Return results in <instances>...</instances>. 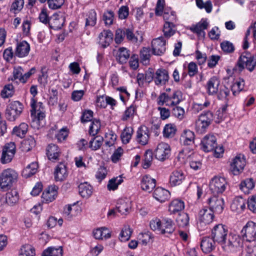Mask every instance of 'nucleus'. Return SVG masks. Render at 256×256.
Masks as SVG:
<instances>
[{
	"mask_svg": "<svg viewBox=\"0 0 256 256\" xmlns=\"http://www.w3.org/2000/svg\"><path fill=\"white\" fill-rule=\"evenodd\" d=\"M35 254L34 248L30 244H26L21 248L20 256H34Z\"/></svg>",
	"mask_w": 256,
	"mask_h": 256,
	"instance_id": "56",
	"label": "nucleus"
},
{
	"mask_svg": "<svg viewBox=\"0 0 256 256\" xmlns=\"http://www.w3.org/2000/svg\"><path fill=\"white\" fill-rule=\"evenodd\" d=\"M92 233L95 238L97 240H106L111 237V231L106 227L94 230Z\"/></svg>",
	"mask_w": 256,
	"mask_h": 256,
	"instance_id": "26",
	"label": "nucleus"
},
{
	"mask_svg": "<svg viewBox=\"0 0 256 256\" xmlns=\"http://www.w3.org/2000/svg\"><path fill=\"white\" fill-rule=\"evenodd\" d=\"M243 240L237 234H230L222 246L226 251H234L236 249L241 248Z\"/></svg>",
	"mask_w": 256,
	"mask_h": 256,
	"instance_id": "5",
	"label": "nucleus"
},
{
	"mask_svg": "<svg viewBox=\"0 0 256 256\" xmlns=\"http://www.w3.org/2000/svg\"><path fill=\"white\" fill-rule=\"evenodd\" d=\"M30 50V46L28 42L23 40L18 42L14 52V56L24 58L27 56Z\"/></svg>",
	"mask_w": 256,
	"mask_h": 256,
	"instance_id": "21",
	"label": "nucleus"
},
{
	"mask_svg": "<svg viewBox=\"0 0 256 256\" xmlns=\"http://www.w3.org/2000/svg\"><path fill=\"white\" fill-rule=\"evenodd\" d=\"M78 192L83 198H88L92 195L93 188L92 186L86 182L78 186Z\"/></svg>",
	"mask_w": 256,
	"mask_h": 256,
	"instance_id": "32",
	"label": "nucleus"
},
{
	"mask_svg": "<svg viewBox=\"0 0 256 256\" xmlns=\"http://www.w3.org/2000/svg\"><path fill=\"white\" fill-rule=\"evenodd\" d=\"M208 204L210 209L213 212L218 214H220L224 208V200L222 198L218 196H214L208 198Z\"/></svg>",
	"mask_w": 256,
	"mask_h": 256,
	"instance_id": "13",
	"label": "nucleus"
},
{
	"mask_svg": "<svg viewBox=\"0 0 256 256\" xmlns=\"http://www.w3.org/2000/svg\"><path fill=\"white\" fill-rule=\"evenodd\" d=\"M201 144L202 149L205 152L212 151L217 146L216 138L212 134H208L202 140Z\"/></svg>",
	"mask_w": 256,
	"mask_h": 256,
	"instance_id": "14",
	"label": "nucleus"
},
{
	"mask_svg": "<svg viewBox=\"0 0 256 256\" xmlns=\"http://www.w3.org/2000/svg\"><path fill=\"white\" fill-rule=\"evenodd\" d=\"M114 34L110 30H103L98 35V43L102 47L108 46L112 42Z\"/></svg>",
	"mask_w": 256,
	"mask_h": 256,
	"instance_id": "16",
	"label": "nucleus"
},
{
	"mask_svg": "<svg viewBox=\"0 0 256 256\" xmlns=\"http://www.w3.org/2000/svg\"><path fill=\"white\" fill-rule=\"evenodd\" d=\"M216 242L212 238L204 237L202 238L200 246L203 252L208 253L211 252L214 248V242Z\"/></svg>",
	"mask_w": 256,
	"mask_h": 256,
	"instance_id": "31",
	"label": "nucleus"
},
{
	"mask_svg": "<svg viewBox=\"0 0 256 256\" xmlns=\"http://www.w3.org/2000/svg\"><path fill=\"white\" fill-rule=\"evenodd\" d=\"M169 80L168 72L164 68L158 69L154 74V83L158 86L165 85Z\"/></svg>",
	"mask_w": 256,
	"mask_h": 256,
	"instance_id": "15",
	"label": "nucleus"
},
{
	"mask_svg": "<svg viewBox=\"0 0 256 256\" xmlns=\"http://www.w3.org/2000/svg\"><path fill=\"white\" fill-rule=\"evenodd\" d=\"M184 208L183 201L180 200H172L169 205L168 210L170 214H174L182 211Z\"/></svg>",
	"mask_w": 256,
	"mask_h": 256,
	"instance_id": "37",
	"label": "nucleus"
},
{
	"mask_svg": "<svg viewBox=\"0 0 256 256\" xmlns=\"http://www.w3.org/2000/svg\"><path fill=\"white\" fill-rule=\"evenodd\" d=\"M57 187L55 186H51L43 192L42 198V202L48 204L53 201L57 194Z\"/></svg>",
	"mask_w": 256,
	"mask_h": 256,
	"instance_id": "22",
	"label": "nucleus"
},
{
	"mask_svg": "<svg viewBox=\"0 0 256 256\" xmlns=\"http://www.w3.org/2000/svg\"><path fill=\"white\" fill-rule=\"evenodd\" d=\"M64 168V164L60 162L56 168L54 174V180L56 182H62L64 179V174L62 170Z\"/></svg>",
	"mask_w": 256,
	"mask_h": 256,
	"instance_id": "50",
	"label": "nucleus"
},
{
	"mask_svg": "<svg viewBox=\"0 0 256 256\" xmlns=\"http://www.w3.org/2000/svg\"><path fill=\"white\" fill-rule=\"evenodd\" d=\"M133 133V129L131 127H126L122 131L120 137L122 142L126 144L130 142Z\"/></svg>",
	"mask_w": 256,
	"mask_h": 256,
	"instance_id": "52",
	"label": "nucleus"
},
{
	"mask_svg": "<svg viewBox=\"0 0 256 256\" xmlns=\"http://www.w3.org/2000/svg\"><path fill=\"white\" fill-rule=\"evenodd\" d=\"M162 220H161L158 218H154L150 222V226L151 229L162 234Z\"/></svg>",
	"mask_w": 256,
	"mask_h": 256,
	"instance_id": "60",
	"label": "nucleus"
},
{
	"mask_svg": "<svg viewBox=\"0 0 256 256\" xmlns=\"http://www.w3.org/2000/svg\"><path fill=\"white\" fill-rule=\"evenodd\" d=\"M162 228V234H172L174 230V223L170 218H164Z\"/></svg>",
	"mask_w": 256,
	"mask_h": 256,
	"instance_id": "39",
	"label": "nucleus"
},
{
	"mask_svg": "<svg viewBox=\"0 0 256 256\" xmlns=\"http://www.w3.org/2000/svg\"><path fill=\"white\" fill-rule=\"evenodd\" d=\"M46 154L50 160L54 161L58 159L60 154V150L56 145L51 144L47 146Z\"/></svg>",
	"mask_w": 256,
	"mask_h": 256,
	"instance_id": "27",
	"label": "nucleus"
},
{
	"mask_svg": "<svg viewBox=\"0 0 256 256\" xmlns=\"http://www.w3.org/2000/svg\"><path fill=\"white\" fill-rule=\"evenodd\" d=\"M23 110L22 103L17 100L12 102L6 110V118L9 121L14 122L20 116Z\"/></svg>",
	"mask_w": 256,
	"mask_h": 256,
	"instance_id": "4",
	"label": "nucleus"
},
{
	"mask_svg": "<svg viewBox=\"0 0 256 256\" xmlns=\"http://www.w3.org/2000/svg\"><path fill=\"white\" fill-rule=\"evenodd\" d=\"M246 202V200L242 198L236 197L233 200L230 208L232 211L240 212L245 209Z\"/></svg>",
	"mask_w": 256,
	"mask_h": 256,
	"instance_id": "28",
	"label": "nucleus"
},
{
	"mask_svg": "<svg viewBox=\"0 0 256 256\" xmlns=\"http://www.w3.org/2000/svg\"><path fill=\"white\" fill-rule=\"evenodd\" d=\"M5 203L10 206H13L16 204L19 200L18 193L16 190L14 189L6 194L4 197Z\"/></svg>",
	"mask_w": 256,
	"mask_h": 256,
	"instance_id": "35",
	"label": "nucleus"
},
{
	"mask_svg": "<svg viewBox=\"0 0 256 256\" xmlns=\"http://www.w3.org/2000/svg\"><path fill=\"white\" fill-rule=\"evenodd\" d=\"M78 212L79 208L76 202L72 204L68 205L66 211L65 212V220H71L73 218L76 216Z\"/></svg>",
	"mask_w": 256,
	"mask_h": 256,
	"instance_id": "36",
	"label": "nucleus"
},
{
	"mask_svg": "<svg viewBox=\"0 0 256 256\" xmlns=\"http://www.w3.org/2000/svg\"><path fill=\"white\" fill-rule=\"evenodd\" d=\"M256 66V58L250 53L243 52L238 58L237 67L239 72H242L245 68L252 72Z\"/></svg>",
	"mask_w": 256,
	"mask_h": 256,
	"instance_id": "3",
	"label": "nucleus"
},
{
	"mask_svg": "<svg viewBox=\"0 0 256 256\" xmlns=\"http://www.w3.org/2000/svg\"><path fill=\"white\" fill-rule=\"evenodd\" d=\"M176 222L180 228H183L188 225L189 216L186 213L182 212L179 214L176 218Z\"/></svg>",
	"mask_w": 256,
	"mask_h": 256,
	"instance_id": "51",
	"label": "nucleus"
},
{
	"mask_svg": "<svg viewBox=\"0 0 256 256\" xmlns=\"http://www.w3.org/2000/svg\"><path fill=\"white\" fill-rule=\"evenodd\" d=\"M246 164L245 156L241 154H237L230 164V170L234 175H238L242 172Z\"/></svg>",
	"mask_w": 256,
	"mask_h": 256,
	"instance_id": "8",
	"label": "nucleus"
},
{
	"mask_svg": "<svg viewBox=\"0 0 256 256\" xmlns=\"http://www.w3.org/2000/svg\"><path fill=\"white\" fill-rule=\"evenodd\" d=\"M170 96L165 92L161 94L158 97L157 100V104L160 106L165 104L168 106H172L171 104Z\"/></svg>",
	"mask_w": 256,
	"mask_h": 256,
	"instance_id": "53",
	"label": "nucleus"
},
{
	"mask_svg": "<svg viewBox=\"0 0 256 256\" xmlns=\"http://www.w3.org/2000/svg\"><path fill=\"white\" fill-rule=\"evenodd\" d=\"M116 209L122 215H126L131 209V202L128 199H120L116 204Z\"/></svg>",
	"mask_w": 256,
	"mask_h": 256,
	"instance_id": "25",
	"label": "nucleus"
},
{
	"mask_svg": "<svg viewBox=\"0 0 256 256\" xmlns=\"http://www.w3.org/2000/svg\"><path fill=\"white\" fill-rule=\"evenodd\" d=\"M130 57L129 51L124 48H120L118 49L116 55V58L119 62L125 63Z\"/></svg>",
	"mask_w": 256,
	"mask_h": 256,
	"instance_id": "46",
	"label": "nucleus"
},
{
	"mask_svg": "<svg viewBox=\"0 0 256 256\" xmlns=\"http://www.w3.org/2000/svg\"><path fill=\"white\" fill-rule=\"evenodd\" d=\"M114 18V12L112 10L105 12L102 16V20L106 26H110L112 24Z\"/></svg>",
	"mask_w": 256,
	"mask_h": 256,
	"instance_id": "59",
	"label": "nucleus"
},
{
	"mask_svg": "<svg viewBox=\"0 0 256 256\" xmlns=\"http://www.w3.org/2000/svg\"><path fill=\"white\" fill-rule=\"evenodd\" d=\"M154 198L160 202H164L168 200L170 197L168 190L160 187L156 188L153 193Z\"/></svg>",
	"mask_w": 256,
	"mask_h": 256,
	"instance_id": "24",
	"label": "nucleus"
},
{
	"mask_svg": "<svg viewBox=\"0 0 256 256\" xmlns=\"http://www.w3.org/2000/svg\"><path fill=\"white\" fill-rule=\"evenodd\" d=\"M36 145V140L32 136H28L21 142L20 148L24 152H28Z\"/></svg>",
	"mask_w": 256,
	"mask_h": 256,
	"instance_id": "30",
	"label": "nucleus"
},
{
	"mask_svg": "<svg viewBox=\"0 0 256 256\" xmlns=\"http://www.w3.org/2000/svg\"><path fill=\"white\" fill-rule=\"evenodd\" d=\"M226 226L222 224L215 226L212 230V237L214 240L222 246L228 236Z\"/></svg>",
	"mask_w": 256,
	"mask_h": 256,
	"instance_id": "6",
	"label": "nucleus"
},
{
	"mask_svg": "<svg viewBox=\"0 0 256 256\" xmlns=\"http://www.w3.org/2000/svg\"><path fill=\"white\" fill-rule=\"evenodd\" d=\"M100 128V122L99 120H94L89 128L88 132L90 135L94 136L98 133Z\"/></svg>",
	"mask_w": 256,
	"mask_h": 256,
	"instance_id": "64",
	"label": "nucleus"
},
{
	"mask_svg": "<svg viewBox=\"0 0 256 256\" xmlns=\"http://www.w3.org/2000/svg\"><path fill=\"white\" fill-rule=\"evenodd\" d=\"M15 144L14 142L7 144L2 149L1 162L3 164L10 162L15 154Z\"/></svg>",
	"mask_w": 256,
	"mask_h": 256,
	"instance_id": "12",
	"label": "nucleus"
},
{
	"mask_svg": "<svg viewBox=\"0 0 256 256\" xmlns=\"http://www.w3.org/2000/svg\"><path fill=\"white\" fill-rule=\"evenodd\" d=\"M132 231L129 226H124L122 229L119 236V239L121 242L128 241L131 236Z\"/></svg>",
	"mask_w": 256,
	"mask_h": 256,
	"instance_id": "58",
	"label": "nucleus"
},
{
	"mask_svg": "<svg viewBox=\"0 0 256 256\" xmlns=\"http://www.w3.org/2000/svg\"><path fill=\"white\" fill-rule=\"evenodd\" d=\"M30 114L33 121L36 120L38 122H40V120H43L46 116L43 110V108H42V105L36 108V110L33 115L32 114L31 109Z\"/></svg>",
	"mask_w": 256,
	"mask_h": 256,
	"instance_id": "55",
	"label": "nucleus"
},
{
	"mask_svg": "<svg viewBox=\"0 0 256 256\" xmlns=\"http://www.w3.org/2000/svg\"><path fill=\"white\" fill-rule=\"evenodd\" d=\"M220 80L216 76L210 78L206 84V88L209 95L216 94L219 90Z\"/></svg>",
	"mask_w": 256,
	"mask_h": 256,
	"instance_id": "20",
	"label": "nucleus"
},
{
	"mask_svg": "<svg viewBox=\"0 0 256 256\" xmlns=\"http://www.w3.org/2000/svg\"><path fill=\"white\" fill-rule=\"evenodd\" d=\"M136 114V107L134 105H131L124 111L121 120L126 121L132 120L134 115Z\"/></svg>",
	"mask_w": 256,
	"mask_h": 256,
	"instance_id": "43",
	"label": "nucleus"
},
{
	"mask_svg": "<svg viewBox=\"0 0 256 256\" xmlns=\"http://www.w3.org/2000/svg\"><path fill=\"white\" fill-rule=\"evenodd\" d=\"M28 126L24 122L21 123L19 126H15L12 130V134L20 138L24 137L28 132Z\"/></svg>",
	"mask_w": 256,
	"mask_h": 256,
	"instance_id": "44",
	"label": "nucleus"
},
{
	"mask_svg": "<svg viewBox=\"0 0 256 256\" xmlns=\"http://www.w3.org/2000/svg\"><path fill=\"white\" fill-rule=\"evenodd\" d=\"M103 141V138L99 136L92 138L89 142V148L93 150H96L100 148Z\"/></svg>",
	"mask_w": 256,
	"mask_h": 256,
	"instance_id": "47",
	"label": "nucleus"
},
{
	"mask_svg": "<svg viewBox=\"0 0 256 256\" xmlns=\"http://www.w3.org/2000/svg\"><path fill=\"white\" fill-rule=\"evenodd\" d=\"M209 23L207 19L202 18L196 24H193L190 28V30L194 33L196 34L198 36L204 37L206 34L204 30L207 29Z\"/></svg>",
	"mask_w": 256,
	"mask_h": 256,
	"instance_id": "17",
	"label": "nucleus"
},
{
	"mask_svg": "<svg viewBox=\"0 0 256 256\" xmlns=\"http://www.w3.org/2000/svg\"><path fill=\"white\" fill-rule=\"evenodd\" d=\"M52 22H50L49 26L54 30H60L64 26V17L61 18L58 17V15L54 14Z\"/></svg>",
	"mask_w": 256,
	"mask_h": 256,
	"instance_id": "42",
	"label": "nucleus"
},
{
	"mask_svg": "<svg viewBox=\"0 0 256 256\" xmlns=\"http://www.w3.org/2000/svg\"><path fill=\"white\" fill-rule=\"evenodd\" d=\"M186 178V174L182 170H174L170 176V183L172 186L180 184Z\"/></svg>",
	"mask_w": 256,
	"mask_h": 256,
	"instance_id": "23",
	"label": "nucleus"
},
{
	"mask_svg": "<svg viewBox=\"0 0 256 256\" xmlns=\"http://www.w3.org/2000/svg\"><path fill=\"white\" fill-rule=\"evenodd\" d=\"M116 140V135L112 131H108L105 134V146L108 147L113 146Z\"/></svg>",
	"mask_w": 256,
	"mask_h": 256,
	"instance_id": "54",
	"label": "nucleus"
},
{
	"mask_svg": "<svg viewBox=\"0 0 256 256\" xmlns=\"http://www.w3.org/2000/svg\"><path fill=\"white\" fill-rule=\"evenodd\" d=\"M153 160L152 152L151 150L146 151L144 155V159L142 162V166L144 168H149Z\"/></svg>",
	"mask_w": 256,
	"mask_h": 256,
	"instance_id": "63",
	"label": "nucleus"
},
{
	"mask_svg": "<svg viewBox=\"0 0 256 256\" xmlns=\"http://www.w3.org/2000/svg\"><path fill=\"white\" fill-rule=\"evenodd\" d=\"M62 246L58 248L50 246L42 252V256H62Z\"/></svg>",
	"mask_w": 256,
	"mask_h": 256,
	"instance_id": "38",
	"label": "nucleus"
},
{
	"mask_svg": "<svg viewBox=\"0 0 256 256\" xmlns=\"http://www.w3.org/2000/svg\"><path fill=\"white\" fill-rule=\"evenodd\" d=\"M194 138L195 135L193 132L189 130H185L182 134L180 141L184 145H191L194 143Z\"/></svg>",
	"mask_w": 256,
	"mask_h": 256,
	"instance_id": "29",
	"label": "nucleus"
},
{
	"mask_svg": "<svg viewBox=\"0 0 256 256\" xmlns=\"http://www.w3.org/2000/svg\"><path fill=\"white\" fill-rule=\"evenodd\" d=\"M174 23L172 22H166L163 28V32L166 38H169L174 34L175 30Z\"/></svg>",
	"mask_w": 256,
	"mask_h": 256,
	"instance_id": "57",
	"label": "nucleus"
},
{
	"mask_svg": "<svg viewBox=\"0 0 256 256\" xmlns=\"http://www.w3.org/2000/svg\"><path fill=\"white\" fill-rule=\"evenodd\" d=\"M170 96L172 106H174L179 104L182 100V94L180 90H176Z\"/></svg>",
	"mask_w": 256,
	"mask_h": 256,
	"instance_id": "61",
	"label": "nucleus"
},
{
	"mask_svg": "<svg viewBox=\"0 0 256 256\" xmlns=\"http://www.w3.org/2000/svg\"><path fill=\"white\" fill-rule=\"evenodd\" d=\"M18 172L12 168H7L2 171L0 174V188L7 190L12 186L18 178Z\"/></svg>",
	"mask_w": 256,
	"mask_h": 256,
	"instance_id": "1",
	"label": "nucleus"
},
{
	"mask_svg": "<svg viewBox=\"0 0 256 256\" xmlns=\"http://www.w3.org/2000/svg\"><path fill=\"white\" fill-rule=\"evenodd\" d=\"M30 93L32 95V97L30 99V106L32 108V114L33 115L36 110V108L42 105V103L41 102H37L36 100L35 99V96L38 94L36 86L32 85L31 86Z\"/></svg>",
	"mask_w": 256,
	"mask_h": 256,
	"instance_id": "34",
	"label": "nucleus"
},
{
	"mask_svg": "<svg viewBox=\"0 0 256 256\" xmlns=\"http://www.w3.org/2000/svg\"><path fill=\"white\" fill-rule=\"evenodd\" d=\"M38 164L36 162H32L28 164L22 171V176L25 178H30L38 171Z\"/></svg>",
	"mask_w": 256,
	"mask_h": 256,
	"instance_id": "41",
	"label": "nucleus"
},
{
	"mask_svg": "<svg viewBox=\"0 0 256 256\" xmlns=\"http://www.w3.org/2000/svg\"><path fill=\"white\" fill-rule=\"evenodd\" d=\"M123 180L121 177L114 178L110 180L107 185L108 189L109 190H114L117 189L119 184H120Z\"/></svg>",
	"mask_w": 256,
	"mask_h": 256,
	"instance_id": "62",
	"label": "nucleus"
},
{
	"mask_svg": "<svg viewBox=\"0 0 256 256\" xmlns=\"http://www.w3.org/2000/svg\"><path fill=\"white\" fill-rule=\"evenodd\" d=\"M254 184L252 179L248 178L241 182L240 187L244 193L248 194L250 190L254 188Z\"/></svg>",
	"mask_w": 256,
	"mask_h": 256,
	"instance_id": "49",
	"label": "nucleus"
},
{
	"mask_svg": "<svg viewBox=\"0 0 256 256\" xmlns=\"http://www.w3.org/2000/svg\"><path fill=\"white\" fill-rule=\"evenodd\" d=\"M244 81L242 78L236 80L232 86V91L234 95H236L244 90Z\"/></svg>",
	"mask_w": 256,
	"mask_h": 256,
	"instance_id": "45",
	"label": "nucleus"
},
{
	"mask_svg": "<svg viewBox=\"0 0 256 256\" xmlns=\"http://www.w3.org/2000/svg\"><path fill=\"white\" fill-rule=\"evenodd\" d=\"M244 238L246 241L252 242L256 240V224L248 222L242 230Z\"/></svg>",
	"mask_w": 256,
	"mask_h": 256,
	"instance_id": "11",
	"label": "nucleus"
},
{
	"mask_svg": "<svg viewBox=\"0 0 256 256\" xmlns=\"http://www.w3.org/2000/svg\"><path fill=\"white\" fill-rule=\"evenodd\" d=\"M86 20V26H94L96 24L97 14L94 9L90 10L84 15Z\"/></svg>",
	"mask_w": 256,
	"mask_h": 256,
	"instance_id": "33",
	"label": "nucleus"
},
{
	"mask_svg": "<svg viewBox=\"0 0 256 256\" xmlns=\"http://www.w3.org/2000/svg\"><path fill=\"white\" fill-rule=\"evenodd\" d=\"M170 151V146L166 142H162L158 144L154 150V156L158 160L164 161L168 158Z\"/></svg>",
	"mask_w": 256,
	"mask_h": 256,
	"instance_id": "9",
	"label": "nucleus"
},
{
	"mask_svg": "<svg viewBox=\"0 0 256 256\" xmlns=\"http://www.w3.org/2000/svg\"><path fill=\"white\" fill-rule=\"evenodd\" d=\"M150 132L148 128L145 126L139 127L136 132V142L142 145H146L148 144Z\"/></svg>",
	"mask_w": 256,
	"mask_h": 256,
	"instance_id": "18",
	"label": "nucleus"
},
{
	"mask_svg": "<svg viewBox=\"0 0 256 256\" xmlns=\"http://www.w3.org/2000/svg\"><path fill=\"white\" fill-rule=\"evenodd\" d=\"M156 186V180L148 175L143 176L140 180L141 188L148 192L152 191Z\"/></svg>",
	"mask_w": 256,
	"mask_h": 256,
	"instance_id": "19",
	"label": "nucleus"
},
{
	"mask_svg": "<svg viewBox=\"0 0 256 256\" xmlns=\"http://www.w3.org/2000/svg\"><path fill=\"white\" fill-rule=\"evenodd\" d=\"M125 33L128 40L132 43H140L143 40L142 34L138 33L136 34H135L129 28L125 29Z\"/></svg>",
	"mask_w": 256,
	"mask_h": 256,
	"instance_id": "40",
	"label": "nucleus"
},
{
	"mask_svg": "<svg viewBox=\"0 0 256 256\" xmlns=\"http://www.w3.org/2000/svg\"><path fill=\"white\" fill-rule=\"evenodd\" d=\"M166 40L162 36L154 39L152 42V53L154 55L162 56L166 50Z\"/></svg>",
	"mask_w": 256,
	"mask_h": 256,
	"instance_id": "10",
	"label": "nucleus"
},
{
	"mask_svg": "<svg viewBox=\"0 0 256 256\" xmlns=\"http://www.w3.org/2000/svg\"><path fill=\"white\" fill-rule=\"evenodd\" d=\"M227 182L224 177L214 176L210 180L209 188L214 194H222L226 188Z\"/></svg>",
	"mask_w": 256,
	"mask_h": 256,
	"instance_id": "7",
	"label": "nucleus"
},
{
	"mask_svg": "<svg viewBox=\"0 0 256 256\" xmlns=\"http://www.w3.org/2000/svg\"><path fill=\"white\" fill-rule=\"evenodd\" d=\"M214 218V212L206 207L200 210L198 214L197 226L200 230H204L212 222Z\"/></svg>",
	"mask_w": 256,
	"mask_h": 256,
	"instance_id": "2",
	"label": "nucleus"
},
{
	"mask_svg": "<svg viewBox=\"0 0 256 256\" xmlns=\"http://www.w3.org/2000/svg\"><path fill=\"white\" fill-rule=\"evenodd\" d=\"M176 131V128L174 124H168L165 125L163 130V135L165 138L173 137Z\"/></svg>",
	"mask_w": 256,
	"mask_h": 256,
	"instance_id": "48",
	"label": "nucleus"
}]
</instances>
